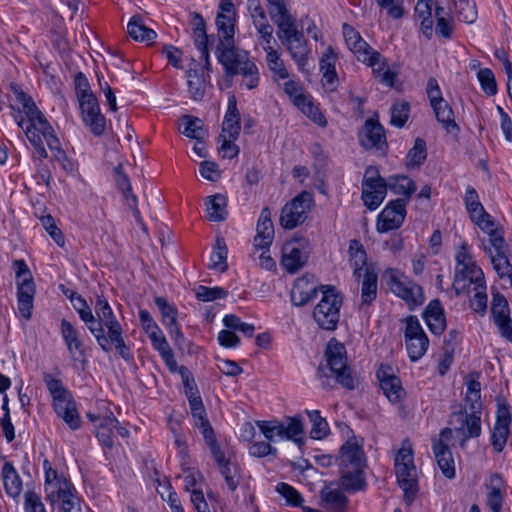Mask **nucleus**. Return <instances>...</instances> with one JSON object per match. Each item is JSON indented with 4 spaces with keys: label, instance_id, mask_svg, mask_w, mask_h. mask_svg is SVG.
<instances>
[{
    "label": "nucleus",
    "instance_id": "obj_1",
    "mask_svg": "<svg viewBox=\"0 0 512 512\" xmlns=\"http://www.w3.org/2000/svg\"><path fill=\"white\" fill-rule=\"evenodd\" d=\"M10 89L17 101L22 104L27 117V120L23 118L18 120V126L24 130L26 137L34 146L39 157L46 158L47 152L43 144L44 140L51 150L58 149V145H60L52 126L38 109L33 99L18 84L10 83Z\"/></svg>",
    "mask_w": 512,
    "mask_h": 512
},
{
    "label": "nucleus",
    "instance_id": "obj_2",
    "mask_svg": "<svg viewBox=\"0 0 512 512\" xmlns=\"http://www.w3.org/2000/svg\"><path fill=\"white\" fill-rule=\"evenodd\" d=\"M95 322L101 327L102 336L93 335L105 352H109L114 346L118 354L126 361L132 359L130 348L126 345L123 338L121 324L116 319L112 308L103 296H97L95 303Z\"/></svg>",
    "mask_w": 512,
    "mask_h": 512
},
{
    "label": "nucleus",
    "instance_id": "obj_3",
    "mask_svg": "<svg viewBox=\"0 0 512 512\" xmlns=\"http://www.w3.org/2000/svg\"><path fill=\"white\" fill-rule=\"evenodd\" d=\"M271 19L277 25L278 38L287 47L292 59L302 72H308L310 50L303 34L297 29L296 19L290 14L288 8Z\"/></svg>",
    "mask_w": 512,
    "mask_h": 512
},
{
    "label": "nucleus",
    "instance_id": "obj_4",
    "mask_svg": "<svg viewBox=\"0 0 512 512\" xmlns=\"http://www.w3.org/2000/svg\"><path fill=\"white\" fill-rule=\"evenodd\" d=\"M218 60L227 76L240 74L244 85L250 90L258 86L259 71L256 64L249 60L247 53L240 52L235 47H225L218 54Z\"/></svg>",
    "mask_w": 512,
    "mask_h": 512
},
{
    "label": "nucleus",
    "instance_id": "obj_5",
    "mask_svg": "<svg viewBox=\"0 0 512 512\" xmlns=\"http://www.w3.org/2000/svg\"><path fill=\"white\" fill-rule=\"evenodd\" d=\"M395 473L398 484L404 492L406 503L411 504L418 492V481L413 450L408 440L403 441L401 449L395 456Z\"/></svg>",
    "mask_w": 512,
    "mask_h": 512
},
{
    "label": "nucleus",
    "instance_id": "obj_6",
    "mask_svg": "<svg viewBox=\"0 0 512 512\" xmlns=\"http://www.w3.org/2000/svg\"><path fill=\"white\" fill-rule=\"evenodd\" d=\"M44 382L53 397L56 414L71 429H78L80 427V416L69 391L63 386L61 380L53 378L50 374L44 375Z\"/></svg>",
    "mask_w": 512,
    "mask_h": 512
},
{
    "label": "nucleus",
    "instance_id": "obj_7",
    "mask_svg": "<svg viewBox=\"0 0 512 512\" xmlns=\"http://www.w3.org/2000/svg\"><path fill=\"white\" fill-rule=\"evenodd\" d=\"M327 365L337 382L348 390L355 388V380L347 363V352L343 343L332 338L325 350Z\"/></svg>",
    "mask_w": 512,
    "mask_h": 512
},
{
    "label": "nucleus",
    "instance_id": "obj_8",
    "mask_svg": "<svg viewBox=\"0 0 512 512\" xmlns=\"http://www.w3.org/2000/svg\"><path fill=\"white\" fill-rule=\"evenodd\" d=\"M386 273L387 284L392 293L404 300L411 310L424 303L425 297L420 285L408 279L397 269H389Z\"/></svg>",
    "mask_w": 512,
    "mask_h": 512
},
{
    "label": "nucleus",
    "instance_id": "obj_9",
    "mask_svg": "<svg viewBox=\"0 0 512 512\" xmlns=\"http://www.w3.org/2000/svg\"><path fill=\"white\" fill-rule=\"evenodd\" d=\"M313 203V195L310 192H301L282 208L280 225L284 229H294L303 224L308 218Z\"/></svg>",
    "mask_w": 512,
    "mask_h": 512
},
{
    "label": "nucleus",
    "instance_id": "obj_10",
    "mask_svg": "<svg viewBox=\"0 0 512 512\" xmlns=\"http://www.w3.org/2000/svg\"><path fill=\"white\" fill-rule=\"evenodd\" d=\"M343 304L341 292L332 285H322V329L334 331L340 318Z\"/></svg>",
    "mask_w": 512,
    "mask_h": 512
},
{
    "label": "nucleus",
    "instance_id": "obj_11",
    "mask_svg": "<svg viewBox=\"0 0 512 512\" xmlns=\"http://www.w3.org/2000/svg\"><path fill=\"white\" fill-rule=\"evenodd\" d=\"M450 425L454 427L455 432L461 437L460 447L464 448L469 438L479 437L481 434L480 415L468 413L466 410L454 412L451 415Z\"/></svg>",
    "mask_w": 512,
    "mask_h": 512
},
{
    "label": "nucleus",
    "instance_id": "obj_12",
    "mask_svg": "<svg viewBox=\"0 0 512 512\" xmlns=\"http://www.w3.org/2000/svg\"><path fill=\"white\" fill-rule=\"evenodd\" d=\"M453 431L451 428L441 430L438 439H433V453L437 464L443 475L449 479L455 477V465L452 452L448 446V442L452 438Z\"/></svg>",
    "mask_w": 512,
    "mask_h": 512
},
{
    "label": "nucleus",
    "instance_id": "obj_13",
    "mask_svg": "<svg viewBox=\"0 0 512 512\" xmlns=\"http://www.w3.org/2000/svg\"><path fill=\"white\" fill-rule=\"evenodd\" d=\"M79 106L85 126L93 135H102L106 128V120L100 112L96 97L94 95H83L79 100Z\"/></svg>",
    "mask_w": 512,
    "mask_h": 512
},
{
    "label": "nucleus",
    "instance_id": "obj_14",
    "mask_svg": "<svg viewBox=\"0 0 512 512\" xmlns=\"http://www.w3.org/2000/svg\"><path fill=\"white\" fill-rule=\"evenodd\" d=\"M406 204L404 199H396L389 202L378 215L376 229L379 233L398 229L406 216Z\"/></svg>",
    "mask_w": 512,
    "mask_h": 512
},
{
    "label": "nucleus",
    "instance_id": "obj_15",
    "mask_svg": "<svg viewBox=\"0 0 512 512\" xmlns=\"http://www.w3.org/2000/svg\"><path fill=\"white\" fill-rule=\"evenodd\" d=\"M319 290L317 277L307 273L295 280L290 292L291 302L294 306L303 307L316 299Z\"/></svg>",
    "mask_w": 512,
    "mask_h": 512
},
{
    "label": "nucleus",
    "instance_id": "obj_16",
    "mask_svg": "<svg viewBox=\"0 0 512 512\" xmlns=\"http://www.w3.org/2000/svg\"><path fill=\"white\" fill-rule=\"evenodd\" d=\"M484 283V273L475 262L467 266L456 267L453 287L457 295L465 291L470 293L471 286H481Z\"/></svg>",
    "mask_w": 512,
    "mask_h": 512
},
{
    "label": "nucleus",
    "instance_id": "obj_17",
    "mask_svg": "<svg viewBox=\"0 0 512 512\" xmlns=\"http://www.w3.org/2000/svg\"><path fill=\"white\" fill-rule=\"evenodd\" d=\"M511 420L512 419L508 404H499L496 414V422L493 427L491 436L493 448L498 453L504 449L507 439L510 435Z\"/></svg>",
    "mask_w": 512,
    "mask_h": 512
},
{
    "label": "nucleus",
    "instance_id": "obj_18",
    "mask_svg": "<svg viewBox=\"0 0 512 512\" xmlns=\"http://www.w3.org/2000/svg\"><path fill=\"white\" fill-rule=\"evenodd\" d=\"M338 461L340 468H365L366 457L362 443H359L355 436L341 446Z\"/></svg>",
    "mask_w": 512,
    "mask_h": 512
},
{
    "label": "nucleus",
    "instance_id": "obj_19",
    "mask_svg": "<svg viewBox=\"0 0 512 512\" xmlns=\"http://www.w3.org/2000/svg\"><path fill=\"white\" fill-rule=\"evenodd\" d=\"M491 313L500 334L512 342V326L508 301L500 293L493 294Z\"/></svg>",
    "mask_w": 512,
    "mask_h": 512
},
{
    "label": "nucleus",
    "instance_id": "obj_20",
    "mask_svg": "<svg viewBox=\"0 0 512 512\" xmlns=\"http://www.w3.org/2000/svg\"><path fill=\"white\" fill-rule=\"evenodd\" d=\"M308 255L300 248L297 241H290L283 245L280 265L290 273L295 274L303 268L307 262Z\"/></svg>",
    "mask_w": 512,
    "mask_h": 512
},
{
    "label": "nucleus",
    "instance_id": "obj_21",
    "mask_svg": "<svg viewBox=\"0 0 512 512\" xmlns=\"http://www.w3.org/2000/svg\"><path fill=\"white\" fill-rule=\"evenodd\" d=\"M74 489L72 483L65 477H60L53 468L45 472L46 497L52 504L59 502L61 496Z\"/></svg>",
    "mask_w": 512,
    "mask_h": 512
},
{
    "label": "nucleus",
    "instance_id": "obj_22",
    "mask_svg": "<svg viewBox=\"0 0 512 512\" xmlns=\"http://www.w3.org/2000/svg\"><path fill=\"white\" fill-rule=\"evenodd\" d=\"M377 378L383 393L391 402L397 403L402 399L404 389L401 386L400 379L392 373L389 366L382 365L377 371Z\"/></svg>",
    "mask_w": 512,
    "mask_h": 512
},
{
    "label": "nucleus",
    "instance_id": "obj_23",
    "mask_svg": "<svg viewBox=\"0 0 512 512\" xmlns=\"http://www.w3.org/2000/svg\"><path fill=\"white\" fill-rule=\"evenodd\" d=\"M274 239V226L271 220V211L268 207L261 210L257 223V235L254 238V247L267 249Z\"/></svg>",
    "mask_w": 512,
    "mask_h": 512
},
{
    "label": "nucleus",
    "instance_id": "obj_24",
    "mask_svg": "<svg viewBox=\"0 0 512 512\" xmlns=\"http://www.w3.org/2000/svg\"><path fill=\"white\" fill-rule=\"evenodd\" d=\"M18 310L23 318L29 320L32 315L33 300L35 295V283L32 278L17 281Z\"/></svg>",
    "mask_w": 512,
    "mask_h": 512
},
{
    "label": "nucleus",
    "instance_id": "obj_25",
    "mask_svg": "<svg viewBox=\"0 0 512 512\" xmlns=\"http://www.w3.org/2000/svg\"><path fill=\"white\" fill-rule=\"evenodd\" d=\"M360 143L365 149H382L386 146V137L382 125L372 119L365 122L360 135Z\"/></svg>",
    "mask_w": 512,
    "mask_h": 512
},
{
    "label": "nucleus",
    "instance_id": "obj_26",
    "mask_svg": "<svg viewBox=\"0 0 512 512\" xmlns=\"http://www.w3.org/2000/svg\"><path fill=\"white\" fill-rule=\"evenodd\" d=\"M333 486V483H329L322 489V506L330 512H346L348 498L340 487Z\"/></svg>",
    "mask_w": 512,
    "mask_h": 512
},
{
    "label": "nucleus",
    "instance_id": "obj_27",
    "mask_svg": "<svg viewBox=\"0 0 512 512\" xmlns=\"http://www.w3.org/2000/svg\"><path fill=\"white\" fill-rule=\"evenodd\" d=\"M337 55L332 47H328L322 57V87L333 92L339 85V78L335 69Z\"/></svg>",
    "mask_w": 512,
    "mask_h": 512
},
{
    "label": "nucleus",
    "instance_id": "obj_28",
    "mask_svg": "<svg viewBox=\"0 0 512 512\" xmlns=\"http://www.w3.org/2000/svg\"><path fill=\"white\" fill-rule=\"evenodd\" d=\"M190 17H191L190 25L192 27V30H193V33L195 36V40H194L195 45L201 53L200 57L205 60V65L208 68L210 63H209V51H208V47H207L208 36L206 33L205 21H204L203 17L197 12H192L190 14Z\"/></svg>",
    "mask_w": 512,
    "mask_h": 512
},
{
    "label": "nucleus",
    "instance_id": "obj_29",
    "mask_svg": "<svg viewBox=\"0 0 512 512\" xmlns=\"http://www.w3.org/2000/svg\"><path fill=\"white\" fill-rule=\"evenodd\" d=\"M241 130L240 113L237 108V99L235 95L228 98V108L222 124V133L228 135L231 139H237Z\"/></svg>",
    "mask_w": 512,
    "mask_h": 512
},
{
    "label": "nucleus",
    "instance_id": "obj_30",
    "mask_svg": "<svg viewBox=\"0 0 512 512\" xmlns=\"http://www.w3.org/2000/svg\"><path fill=\"white\" fill-rule=\"evenodd\" d=\"M487 489L489 490L487 493V505L493 512H500L506 491V484L502 476L498 473L492 474Z\"/></svg>",
    "mask_w": 512,
    "mask_h": 512
},
{
    "label": "nucleus",
    "instance_id": "obj_31",
    "mask_svg": "<svg viewBox=\"0 0 512 512\" xmlns=\"http://www.w3.org/2000/svg\"><path fill=\"white\" fill-rule=\"evenodd\" d=\"M423 317L429 330L436 335H440L445 327L446 321L443 308L439 300H432L426 307Z\"/></svg>",
    "mask_w": 512,
    "mask_h": 512
},
{
    "label": "nucleus",
    "instance_id": "obj_32",
    "mask_svg": "<svg viewBox=\"0 0 512 512\" xmlns=\"http://www.w3.org/2000/svg\"><path fill=\"white\" fill-rule=\"evenodd\" d=\"M115 172V181L117 184V187L122 191L123 195L128 201V204L130 208L132 209L133 215L136 219V221L143 225V221L140 215V211L137 208V198L135 195L131 194V185L129 178L125 173H123V166L122 164L117 165L114 168Z\"/></svg>",
    "mask_w": 512,
    "mask_h": 512
},
{
    "label": "nucleus",
    "instance_id": "obj_33",
    "mask_svg": "<svg viewBox=\"0 0 512 512\" xmlns=\"http://www.w3.org/2000/svg\"><path fill=\"white\" fill-rule=\"evenodd\" d=\"M364 468H340L339 486L346 492H357L365 487Z\"/></svg>",
    "mask_w": 512,
    "mask_h": 512
},
{
    "label": "nucleus",
    "instance_id": "obj_34",
    "mask_svg": "<svg viewBox=\"0 0 512 512\" xmlns=\"http://www.w3.org/2000/svg\"><path fill=\"white\" fill-rule=\"evenodd\" d=\"M234 21L235 19L232 17V15H227L224 13H218L216 17L218 33L224 39V41H221L217 46L218 54L225 47H233L231 44L233 43V37L235 33Z\"/></svg>",
    "mask_w": 512,
    "mask_h": 512
},
{
    "label": "nucleus",
    "instance_id": "obj_35",
    "mask_svg": "<svg viewBox=\"0 0 512 512\" xmlns=\"http://www.w3.org/2000/svg\"><path fill=\"white\" fill-rule=\"evenodd\" d=\"M432 109L437 121L447 133L455 135L459 133L460 128L455 121L453 109L447 101L433 106Z\"/></svg>",
    "mask_w": 512,
    "mask_h": 512
},
{
    "label": "nucleus",
    "instance_id": "obj_36",
    "mask_svg": "<svg viewBox=\"0 0 512 512\" xmlns=\"http://www.w3.org/2000/svg\"><path fill=\"white\" fill-rule=\"evenodd\" d=\"M362 276L360 308L370 305L377 296V273L373 268H366Z\"/></svg>",
    "mask_w": 512,
    "mask_h": 512
},
{
    "label": "nucleus",
    "instance_id": "obj_37",
    "mask_svg": "<svg viewBox=\"0 0 512 512\" xmlns=\"http://www.w3.org/2000/svg\"><path fill=\"white\" fill-rule=\"evenodd\" d=\"M349 261L354 269V276L358 279L361 278L365 272L367 266V254L362 245L358 240H351L349 245Z\"/></svg>",
    "mask_w": 512,
    "mask_h": 512
},
{
    "label": "nucleus",
    "instance_id": "obj_38",
    "mask_svg": "<svg viewBox=\"0 0 512 512\" xmlns=\"http://www.w3.org/2000/svg\"><path fill=\"white\" fill-rule=\"evenodd\" d=\"M1 475L6 493L13 498L18 497L22 491V480L13 464L5 462Z\"/></svg>",
    "mask_w": 512,
    "mask_h": 512
},
{
    "label": "nucleus",
    "instance_id": "obj_39",
    "mask_svg": "<svg viewBox=\"0 0 512 512\" xmlns=\"http://www.w3.org/2000/svg\"><path fill=\"white\" fill-rule=\"evenodd\" d=\"M387 194L386 184H373L362 186L361 198L369 210L377 209Z\"/></svg>",
    "mask_w": 512,
    "mask_h": 512
},
{
    "label": "nucleus",
    "instance_id": "obj_40",
    "mask_svg": "<svg viewBox=\"0 0 512 512\" xmlns=\"http://www.w3.org/2000/svg\"><path fill=\"white\" fill-rule=\"evenodd\" d=\"M61 335L72 357L75 356L76 352L81 356L84 355L83 343L79 338V333L66 319H62L61 321Z\"/></svg>",
    "mask_w": 512,
    "mask_h": 512
},
{
    "label": "nucleus",
    "instance_id": "obj_41",
    "mask_svg": "<svg viewBox=\"0 0 512 512\" xmlns=\"http://www.w3.org/2000/svg\"><path fill=\"white\" fill-rule=\"evenodd\" d=\"M72 303L73 307L76 309L81 320L86 324L91 334L102 336V334H100L101 327L98 323L95 322V316L93 315L91 309L87 305L85 299L77 294Z\"/></svg>",
    "mask_w": 512,
    "mask_h": 512
},
{
    "label": "nucleus",
    "instance_id": "obj_42",
    "mask_svg": "<svg viewBox=\"0 0 512 512\" xmlns=\"http://www.w3.org/2000/svg\"><path fill=\"white\" fill-rule=\"evenodd\" d=\"M127 32L136 41H151L157 34L153 29L148 28L140 15H134L127 25Z\"/></svg>",
    "mask_w": 512,
    "mask_h": 512
},
{
    "label": "nucleus",
    "instance_id": "obj_43",
    "mask_svg": "<svg viewBox=\"0 0 512 512\" xmlns=\"http://www.w3.org/2000/svg\"><path fill=\"white\" fill-rule=\"evenodd\" d=\"M366 65L372 68L373 74L379 81L389 87L394 85L396 73L391 71L385 61V59L378 52V58L363 61Z\"/></svg>",
    "mask_w": 512,
    "mask_h": 512
},
{
    "label": "nucleus",
    "instance_id": "obj_44",
    "mask_svg": "<svg viewBox=\"0 0 512 512\" xmlns=\"http://www.w3.org/2000/svg\"><path fill=\"white\" fill-rule=\"evenodd\" d=\"M386 185L393 193L405 196L407 202L416 191L415 182L404 175L390 177Z\"/></svg>",
    "mask_w": 512,
    "mask_h": 512
},
{
    "label": "nucleus",
    "instance_id": "obj_45",
    "mask_svg": "<svg viewBox=\"0 0 512 512\" xmlns=\"http://www.w3.org/2000/svg\"><path fill=\"white\" fill-rule=\"evenodd\" d=\"M467 391L465 395V409L476 415H480L482 402H481V384L478 380L469 379L466 382Z\"/></svg>",
    "mask_w": 512,
    "mask_h": 512
},
{
    "label": "nucleus",
    "instance_id": "obj_46",
    "mask_svg": "<svg viewBox=\"0 0 512 512\" xmlns=\"http://www.w3.org/2000/svg\"><path fill=\"white\" fill-rule=\"evenodd\" d=\"M489 236V247L484 246L485 252L490 255L503 251H508V245L504 239V232L502 227L496 225L495 221L489 228L483 230Z\"/></svg>",
    "mask_w": 512,
    "mask_h": 512
},
{
    "label": "nucleus",
    "instance_id": "obj_47",
    "mask_svg": "<svg viewBox=\"0 0 512 512\" xmlns=\"http://www.w3.org/2000/svg\"><path fill=\"white\" fill-rule=\"evenodd\" d=\"M226 205L227 200L224 195L215 194L213 196H209L206 202V210L209 220L213 222H221L225 220L227 215Z\"/></svg>",
    "mask_w": 512,
    "mask_h": 512
},
{
    "label": "nucleus",
    "instance_id": "obj_48",
    "mask_svg": "<svg viewBox=\"0 0 512 512\" xmlns=\"http://www.w3.org/2000/svg\"><path fill=\"white\" fill-rule=\"evenodd\" d=\"M288 423L284 424L280 422V430L278 431V436L280 438H286L294 441L295 443H301L303 434V424L300 417H291L287 418Z\"/></svg>",
    "mask_w": 512,
    "mask_h": 512
},
{
    "label": "nucleus",
    "instance_id": "obj_49",
    "mask_svg": "<svg viewBox=\"0 0 512 512\" xmlns=\"http://www.w3.org/2000/svg\"><path fill=\"white\" fill-rule=\"evenodd\" d=\"M453 11L457 19L464 23H473L477 18V9L473 0H452Z\"/></svg>",
    "mask_w": 512,
    "mask_h": 512
},
{
    "label": "nucleus",
    "instance_id": "obj_50",
    "mask_svg": "<svg viewBox=\"0 0 512 512\" xmlns=\"http://www.w3.org/2000/svg\"><path fill=\"white\" fill-rule=\"evenodd\" d=\"M118 424V420L110 415L103 417L96 428V437L107 448L113 447L112 428Z\"/></svg>",
    "mask_w": 512,
    "mask_h": 512
},
{
    "label": "nucleus",
    "instance_id": "obj_51",
    "mask_svg": "<svg viewBox=\"0 0 512 512\" xmlns=\"http://www.w3.org/2000/svg\"><path fill=\"white\" fill-rule=\"evenodd\" d=\"M183 130L182 133L189 138L200 141L204 138L206 130L204 129L202 120L197 117L185 115L182 117Z\"/></svg>",
    "mask_w": 512,
    "mask_h": 512
},
{
    "label": "nucleus",
    "instance_id": "obj_52",
    "mask_svg": "<svg viewBox=\"0 0 512 512\" xmlns=\"http://www.w3.org/2000/svg\"><path fill=\"white\" fill-rule=\"evenodd\" d=\"M494 270L500 278L507 277L512 286V265L508 259V251L497 252L489 255Z\"/></svg>",
    "mask_w": 512,
    "mask_h": 512
},
{
    "label": "nucleus",
    "instance_id": "obj_53",
    "mask_svg": "<svg viewBox=\"0 0 512 512\" xmlns=\"http://www.w3.org/2000/svg\"><path fill=\"white\" fill-rule=\"evenodd\" d=\"M227 246L223 238H217L214 251L211 255V263L209 268L225 272L228 268L227 262Z\"/></svg>",
    "mask_w": 512,
    "mask_h": 512
},
{
    "label": "nucleus",
    "instance_id": "obj_54",
    "mask_svg": "<svg viewBox=\"0 0 512 512\" xmlns=\"http://www.w3.org/2000/svg\"><path fill=\"white\" fill-rule=\"evenodd\" d=\"M406 350L408 352L409 358L412 361H417L422 358L429 346V339L426 334L422 335V337L407 339L405 340Z\"/></svg>",
    "mask_w": 512,
    "mask_h": 512
},
{
    "label": "nucleus",
    "instance_id": "obj_55",
    "mask_svg": "<svg viewBox=\"0 0 512 512\" xmlns=\"http://www.w3.org/2000/svg\"><path fill=\"white\" fill-rule=\"evenodd\" d=\"M427 157L426 143L423 139L417 138L414 146L409 150L406 160L408 167L420 166Z\"/></svg>",
    "mask_w": 512,
    "mask_h": 512
},
{
    "label": "nucleus",
    "instance_id": "obj_56",
    "mask_svg": "<svg viewBox=\"0 0 512 512\" xmlns=\"http://www.w3.org/2000/svg\"><path fill=\"white\" fill-rule=\"evenodd\" d=\"M293 104L305 115L311 118L315 123H320V116H318V107L314 105L310 96L303 92L295 96Z\"/></svg>",
    "mask_w": 512,
    "mask_h": 512
},
{
    "label": "nucleus",
    "instance_id": "obj_57",
    "mask_svg": "<svg viewBox=\"0 0 512 512\" xmlns=\"http://www.w3.org/2000/svg\"><path fill=\"white\" fill-rule=\"evenodd\" d=\"M410 105L406 101H397L391 107V125L402 128L409 118Z\"/></svg>",
    "mask_w": 512,
    "mask_h": 512
},
{
    "label": "nucleus",
    "instance_id": "obj_58",
    "mask_svg": "<svg viewBox=\"0 0 512 512\" xmlns=\"http://www.w3.org/2000/svg\"><path fill=\"white\" fill-rule=\"evenodd\" d=\"M266 63L268 68L274 73L275 77L279 79H286L289 76V73L280 58L279 53L273 49L266 51Z\"/></svg>",
    "mask_w": 512,
    "mask_h": 512
},
{
    "label": "nucleus",
    "instance_id": "obj_59",
    "mask_svg": "<svg viewBox=\"0 0 512 512\" xmlns=\"http://www.w3.org/2000/svg\"><path fill=\"white\" fill-rule=\"evenodd\" d=\"M155 304L161 312L162 322L166 326L173 325L177 323V309L168 303L167 299L164 297H156Z\"/></svg>",
    "mask_w": 512,
    "mask_h": 512
},
{
    "label": "nucleus",
    "instance_id": "obj_60",
    "mask_svg": "<svg viewBox=\"0 0 512 512\" xmlns=\"http://www.w3.org/2000/svg\"><path fill=\"white\" fill-rule=\"evenodd\" d=\"M220 473L231 491H235L240 483L239 467L236 464L228 462L219 467Z\"/></svg>",
    "mask_w": 512,
    "mask_h": 512
},
{
    "label": "nucleus",
    "instance_id": "obj_61",
    "mask_svg": "<svg viewBox=\"0 0 512 512\" xmlns=\"http://www.w3.org/2000/svg\"><path fill=\"white\" fill-rule=\"evenodd\" d=\"M276 491L286 500L288 505L298 507L303 502L301 494L291 485L281 482L276 486Z\"/></svg>",
    "mask_w": 512,
    "mask_h": 512
},
{
    "label": "nucleus",
    "instance_id": "obj_62",
    "mask_svg": "<svg viewBox=\"0 0 512 512\" xmlns=\"http://www.w3.org/2000/svg\"><path fill=\"white\" fill-rule=\"evenodd\" d=\"M472 291L474 292V295L470 299V306L475 312L483 314L487 308V294L485 283L481 284V286H473L471 292Z\"/></svg>",
    "mask_w": 512,
    "mask_h": 512
},
{
    "label": "nucleus",
    "instance_id": "obj_63",
    "mask_svg": "<svg viewBox=\"0 0 512 512\" xmlns=\"http://www.w3.org/2000/svg\"><path fill=\"white\" fill-rule=\"evenodd\" d=\"M348 48L361 62L371 60V58H378V52L375 51L363 38L355 43V47Z\"/></svg>",
    "mask_w": 512,
    "mask_h": 512
},
{
    "label": "nucleus",
    "instance_id": "obj_64",
    "mask_svg": "<svg viewBox=\"0 0 512 512\" xmlns=\"http://www.w3.org/2000/svg\"><path fill=\"white\" fill-rule=\"evenodd\" d=\"M228 296V292L220 287H206L200 285L196 290V297L203 302H210L216 299H223Z\"/></svg>",
    "mask_w": 512,
    "mask_h": 512
}]
</instances>
